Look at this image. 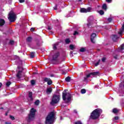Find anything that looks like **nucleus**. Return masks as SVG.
I'll return each instance as SVG.
<instances>
[{
	"mask_svg": "<svg viewBox=\"0 0 124 124\" xmlns=\"http://www.w3.org/2000/svg\"><path fill=\"white\" fill-rule=\"evenodd\" d=\"M101 113H102V110L100 108H97L92 112L90 118L93 120H96L100 116Z\"/></svg>",
	"mask_w": 124,
	"mask_h": 124,
	"instance_id": "obj_1",
	"label": "nucleus"
},
{
	"mask_svg": "<svg viewBox=\"0 0 124 124\" xmlns=\"http://www.w3.org/2000/svg\"><path fill=\"white\" fill-rule=\"evenodd\" d=\"M35 112H36V109L33 108L31 109L30 113L28 114V116L26 118V121L28 123L34 120V119H35Z\"/></svg>",
	"mask_w": 124,
	"mask_h": 124,
	"instance_id": "obj_2",
	"label": "nucleus"
},
{
	"mask_svg": "<svg viewBox=\"0 0 124 124\" xmlns=\"http://www.w3.org/2000/svg\"><path fill=\"white\" fill-rule=\"evenodd\" d=\"M55 120V113L54 112H50L46 118V124H52Z\"/></svg>",
	"mask_w": 124,
	"mask_h": 124,
	"instance_id": "obj_3",
	"label": "nucleus"
},
{
	"mask_svg": "<svg viewBox=\"0 0 124 124\" xmlns=\"http://www.w3.org/2000/svg\"><path fill=\"white\" fill-rule=\"evenodd\" d=\"M62 99L65 101V103H69L71 101V94L67 93H62Z\"/></svg>",
	"mask_w": 124,
	"mask_h": 124,
	"instance_id": "obj_4",
	"label": "nucleus"
},
{
	"mask_svg": "<svg viewBox=\"0 0 124 124\" xmlns=\"http://www.w3.org/2000/svg\"><path fill=\"white\" fill-rule=\"evenodd\" d=\"M60 95H53L52 99L50 102V105L53 106L55 105V104H57V103L60 101Z\"/></svg>",
	"mask_w": 124,
	"mask_h": 124,
	"instance_id": "obj_5",
	"label": "nucleus"
},
{
	"mask_svg": "<svg viewBox=\"0 0 124 124\" xmlns=\"http://www.w3.org/2000/svg\"><path fill=\"white\" fill-rule=\"evenodd\" d=\"M99 74V72H92L86 75V77L84 78L83 81L84 82H88V78H90V77H92V76H93V77H94V76H97V75H98Z\"/></svg>",
	"mask_w": 124,
	"mask_h": 124,
	"instance_id": "obj_6",
	"label": "nucleus"
},
{
	"mask_svg": "<svg viewBox=\"0 0 124 124\" xmlns=\"http://www.w3.org/2000/svg\"><path fill=\"white\" fill-rule=\"evenodd\" d=\"M8 19L10 22H15V20H16V15L15 13L12 12L9 14V17Z\"/></svg>",
	"mask_w": 124,
	"mask_h": 124,
	"instance_id": "obj_7",
	"label": "nucleus"
},
{
	"mask_svg": "<svg viewBox=\"0 0 124 124\" xmlns=\"http://www.w3.org/2000/svg\"><path fill=\"white\" fill-rule=\"evenodd\" d=\"M94 21V19H93V17L91 16L89 17L88 20V23H87V27L88 28H92L93 27V21Z\"/></svg>",
	"mask_w": 124,
	"mask_h": 124,
	"instance_id": "obj_8",
	"label": "nucleus"
},
{
	"mask_svg": "<svg viewBox=\"0 0 124 124\" xmlns=\"http://www.w3.org/2000/svg\"><path fill=\"white\" fill-rule=\"evenodd\" d=\"M91 10H92V8L91 7H88L87 9L85 8H81L80 9V12L81 13H87V12H90Z\"/></svg>",
	"mask_w": 124,
	"mask_h": 124,
	"instance_id": "obj_9",
	"label": "nucleus"
},
{
	"mask_svg": "<svg viewBox=\"0 0 124 124\" xmlns=\"http://www.w3.org/2000/svg\"><path fill=\"white\" fill-rule=\"evenodd\" d=\"M23 70H24V68H22V70H19L17 72L16 75L17 79H21V78H22V73H23Z\"/></svg>",
	"mask_w": 124,
	"mask_h": 124,
	"instance_id": "obj_10",
	"label": "nucleus"
},
{
	"mask_svg": "<svg viewBox=\"0 0 124 124\" xmlns=\"http://www.w3.org/2000/svg\"><path fill=\"white\" fill-rule=\"evenodd\" d=\"M59 57H60V52H57L52 56V60L57 61Z\"/></svg>",
	"mask_w": 124,
	"mask_h": 124,
	"instance_id": "obj_11",
	"label": "nucleus"
},
{
	"mask_svg": "<svg viewBox=\"0 0 124 124\" xmlns=\"http://www.w3.org/2000/svg\"><path fill=\"white\" fill-rule=\"evenodd\" d=\"M96 36V34L94 33H93L91 34V41L92 43H95V42H94V38Z\"/></svg>",
	"mask_w": 124,
	"mask_h": 124,
	"instance_id": "obj_12",
	"label": "nucleus"
},
{
	"mask_svg": "<svg viewBox=\"0 0 124 124\" xmlns=\"http://www.w3.org/2000/svg\"><path fill=\"white\" fill-rule=\"evenodd\" d=\"M111 38L114 42H116V41H117V40L119 38V36H118V35L116 34L112 35Z\"/></svg>",
	"mask_w": 124,
	"mask_h": 124,
	"instance_id": "obj_13",
	"label": "nucleus"
},
{
	"mask_svg": "<svg viewBox=\"0 0 124 124\" xmlns=\"http://www.w3.org/2000/svg\"><path fill=\"white\" fill-rule=\"evenodd\" d=\"M124 50V44H123L121 46L118 48V52H121L123 53V50Z\"/></svg>",
	"mask_w": 124,
	"mask_h": 124,
	"instance_id": "obj_14",
	"label": "nucleus"
},
{
	"mask_svg": "<svg viewBox=\"0 0 124 124\" xmlns=\"http://www.w3.org/2000/svg\"><path fill=\"white\" fill-rule=\"evenodd\" d=\"M40 46H41V44H40L39 41H37L36 46L35 47V49H39V47H40Z\"/></svg>",
	"mask_w": 124,
	"mask_h": 124,
	"instance_id": "obj_15",
	"label": "nucleus"
},
{
	"mask_svg": "<svg viewBox=\"0 0 124 124\" xmlns=\"http://www.w3.org/2000/svg\"><path fill=\"white\" fill-rule=\"evenodd\" d=\"M5 24V21L4 19L0 18V27H2Z\"/></svg>",
	"mask_w": 124,
	"mask_h": 124,
	"instance_id": "obj_16",
	"label": "nucleus"
},
{
	"mask_svg": "<svg viewBox=\"0 0 124 124\" xmlns=\"http://www.w3.org/2000/svg\"><path fill=\"white\" fill-rule=\"evenodd\" d=\"M53 89L51 88H47L46 90V94H50L52 93Z\"/></svg>",
	"mask_w": 124,
	"mask_h": 124,
	"instance_id": "obj_17",
	"label": "nucleus"
},
{
	"mask_svg": "<svg viewBox=\"0 0 124 124\" xmlns=\"http://www.w3.org/2000/svg\"><path fill=\"white\" fill-rule=\"evenodd\" d=\"M26 41H27V42H28L29 43H31V41H32V37H28L26 39Z\"/></svg>",
	"mask_w": 124,
	"mask_h": 124,
	"instance_id": "obj_18",
	"label": "nucleus"
},
{
	"mask_svg": "<svg viewBox=\"0 0 124 124\" xmlns=\"http://www.w3.org/2000/svg\"><path fill=\"white\" fill-rule=\"evenodd\" d=\"M29 97L30 98V101H32V92H30L29 93Z\"/></svg>",
	"mask_w": 124,
	"mask_h": 124,
	"instance_id": "obj_19",
	"label": "nucleus"
},
{
	"mask_svg": "<svg viewBox=\"0 0 124 124\" xmlns=\"http://www.w3.org/2000/svg\"><path fill=\"white\" fill-rule=\"evenodd\" d=\"M34 55H35V52H31L30 58L31 59H33V58H34Z\"/></svg>",
	"mask_w": 124,
	"mask_h": 124,
	"instance_id": "obj_20",
	"label": "nucleus"
},
{
	"mask_svg": "<svg viewBox=\"0 0 124 124\" xmlns=\"http://www.w3.org/2000/svg\"><path fill=\"white\" fill-rule=\"evenodd\" d=\"M112 113H114V114H118V113H119V110L117 108H113L112 110Z\"/></svg>",
	"mask_w": 124,
	"mask_h": 124,
	"instance_id": "obj_21",
	"label": "nucleus"
},
{
	"mask_svg": "<svg viewBox=\"0 0 124 124\" xmlns=\"http://www.w3.org/2000/svg\"><path fill=\"white\" fill-rule=\"evenodd\" d=\"M102 9H104V10H107V4H106V3L103 4L102 5Z\"/></svg>",
	"mask_w": 124,
	"mask_h": 124,
	"instance_id": "obj_22",
	"label": "nucleus"
},
{
	"mask_svg": "<svg viewBox=\"0 0 124 124\" xmlns=\"http://www.w3.org/2000/svg\"><path fill=\"white\" fill-rule=\"evenodd\" d=\"M60 43L57 42L53 45V49L54 50H57V46L59 45Z\"/></svg>",
	"mask_w": 124,
	"mask_h": 124,
	"instance_id": "obj_23",
	"label": "nucleus"
},
{
	"mask_svg": "<svg viewBox=\"0 0 124 124\" xmlns=\"http://www.w3.org/2000/svg\"><path fill=\"white\" fill-rule=\"evenodd\" d=\"M66 82H70L71 81V77H67L65 79Z\"/></svg>",
	"mask_w": 124,
	"mask_h": 124,
	"instance_id": "obj_24",
	"label": "nucleus"
},
{
	"mask_svg": "<svg viewBox=\"0 0 124 124\" xmlns=\"http://www.w3.org/2000/svg\"><path fill=\"white\" fill-rule=\"evenodd\" d=\"M69 48L71 50H74V49H76L75 46L73 45H70Z\"/></svg>",
	"mask_w": 124,
	"mask_h": 124,
	"instance_id": "obj_25",
	"label": "nucleus"
},
{
	"mask_svg": "<svg viewBox=\"0 0 124 124\" xmlns=\"http://www.w3.org/2000/svg\"><path fill=\"white\" fill-rule=\"evenodd\" d=\"M65 42L66 43V44H69V43H70L71 41L70 39L67 38L65 40Z\"/></svg>",
	"mask_w": 124,
	"mask_h": 124,
	"instance_id": "obj_26",
	"label": "nucleus"
},
{
	"mask_svg": "<svg viewBox=\"0 0 124 124\" xmlns=\"http://www.w3.org/2000/svg\"><path fill=\"white\" fill-rule=\"evenodd\" d=\"M31 86H34L35 85V80L32 79L31 81Z\"/></svg>",
	"mask_w": 124,
	"mask_h": 124,
	"instance_id": "obj_27",
	"label": "nucleus"
},
{
	"mask_svg": "<svg viewBox=\"0 0 124 124\" xmlns=\"http://www.w3.org/2000/svg\"><path fill=\"white\" fill-rule=\"evenodd\" d=\"M39 103H40L39 100H37L34 102L35 105H36L37 106H38V105H39Z\"/></svg>",
	"mask_w": 124,
	"mask_h": 124,
	"instance_id": "obj_28",
	"label": "nucleus"
},
{
	"mask_svg": "<svg viewBox=\"0 0 124 124\" xmlns=\"http://www.w3.org/2000/svg\"><path fill=\"white\" fill-rule=\"evenodd\" d=\"M79 51H80V52H81L83 53V52L86 51V48H85L84 47H82L81 48H80L79 49Z\"/></svg>",
	"mask_w": 124,
	"mask_h": 124,
	"instance_id": "obj_29",
	"label": "nucleus"
},
{
	"mask_svg": "<svg viewBox=\"0 0 124 124\" xmlns=\"http://www.w3.org/2000/svg\"><path fill=\"white\" fill-rule=\"evenodd\" d=\"M119 119H120V117H119V116H115L113 118V122H115V121H118V120H119Z\"/></svg>",
	"mask_w": 124,
	"mask_h": 124,
	"instance_id": "obj_30",
	"label": "nucleus"
},
{
	"mask_svg": "<svg viewBox=\"0 0 124 124\" xmlns=\"http://www.w3.org/2000/svg\"><path fill=\"white\" fill-rule=\"evenodd\" d=\"M124 31V22L123 24L122 25L121 29L120 30V31Z\"/></svg>",
	"mask_w": 124,
	"mask_h": 124,
	"instance_id": "obj_31",
	"label": "nucleus"
},
{
	"mask_svg": "<svg viewBox=\"0 0 124 124\" xmlns=\"http://www.w3.org/2000/svg\"><path fill=\"white\" fill-rule=\"evenodd\" d=\"M100 15H104V11L103 10H100L98 12Z\"/></svg>",
	"mask_w": 124,
	"mask_h": 124,
	"instance_id": "obj_32",
	"label": "nucleus"
},
{
	"mask_svg": "<svg viewBox=\"0 0 124 124\" xmlns=\"http://www.w3.org/2000/svg\"><path fill=\"white\" fill-rule=\"evenodd\" d=\"M52 83H53V82L52 81V80H51V79H50L47 82V85H52Z\"/></svg>",
	"mask_w": 124,
	"mask_h": 124,
	"instance_id": "obj_33",
	"label": "nucleus"
},
{
	"mask_svg": "<svg viewBox=\"0 0 124 124\" xmlns=\"http://www.w3.org/2000/svg\"><path fill=\"white\" fill-rule=\"evenodd\" d=\"M9 43L11 44V45H14L15 42L13 40H11Z\"/></svg>",
	"mask_w": 124,
	"mask_h": 124,
	"instance_id": "obj_34",
	"label": "nucleus"
},
{
	"mask_svg": "<svg viewBox=\"0 0 124 124\" xmlns=\"http://www.w3.org/2000/svg\"><path fill=\"white\" fill-rule=\"evenodd\" d=\"M6 85L7 87H9V86L11 85V82H10V81L7 82L6 83Z\"/></svg>",
	"mask_w": 124,
	"mask_h": 124,
	"instance_id": "obj_35",
	"label": "nucleus"
},
{
	"mask_svg": "<svg viewBox=\"0 0 124 124\" xmlns=\"http://www.w3.org/2000/svg\"><path fill=\"white\" fill-rule=\"evenodd\" d=\"M81 93L82 94L86 93V90L85 89H81Z\"/></svg>",
	"mask_w": 124,
	"mask_h": 124,
	"instance_id": "obj_36",
	"label": "nucleus"
},
{
	"mask_svg": "<svg viewBox=\"0 0 124 124\" xmlns=\"http://www.w3.org/2000/svg\"><path fill=\"white\" fill-rule=\"evenodd\" d=\"M100 62V59H99L98 61L96 63H95V66H97V65L99 64Z\"/></svg>",
	"mask_w": 124,
	"mask_h": 124,
	"instance_id": "obj_37",
	"label": "nucleus"
},
{
	"mask_svg": "<svg viewBox=\"0 0 124 124\" xmlns=\"http://www.w3.org/2000/svg\"><path fill=\"white\" fill-rule=\"evenodd\" d=\"M10 118L11 120H12L13 121H14V120H15V117H14V116L12 115L10 116Z\"/></svg>",
	"mask_w": 124,
	"mask_h": 124,
	"instance_id": "obj_38",
	"label": "nucleus"
},
{
	"mask_svg": "<svg viewBox=\"0 0 124 124\" xmlns=\"http://www.w3.org/2000/svg\"><path fill=\"white\" fill-rule=\"evenodd\" d=\"M50 80V78H45L44 79V81L45 82H48Z\"/></svg>",
	"mask_w": 124,
	"mask_h": 124,
	"instance_id": "obj_39",
	"label": "nucleus"
},
{
	"mask_svg": "<svg viewBox=\"0 0 124 124\" xmlns=\"http://www.w3.org/2000/svg\"><path fill=\"white\" fill-rule=\"evenodd\" d=\"M74 29H75V30H76L74 31H77L79 30V29H80V28H79V27L77 28L76 27H75Z\"/></svg>",
	"mask_w": 124,
	"mask_h": 124,
	"instance_id": "obj_40",
	"label": "nucleus"
},
{
	"mask_svg": "<svg viewBox=\"0 0 124 124\" xmlns=\"http://www.w3.org/2000/svg\"><path fill=\"white\" fill-rule=\"evenodd\" d=\"M105 61H106V58L105 57H103L102 59V62H105Z\"/></svg>",
	"mask_w": 124,
	"mask_h": 124,
	"instance_id": "obj_41",
	"label": "nucleus"
},
{
	"mask_svg": "<svg viewBox=\"0 0 124 124\" xmlns=\"http://www.w3.org/2000/svg\"><path fill=\"white\" fill-rule=\"evenodd\" d=\"M112 18H108V21L109 22V23H111L112 22Z\"/></svg>",
	"mask_w": 124,
	"mask_h": 124,
	"instance_id": "obj_42",
	"label": "nucleus"
},
{
	"mask_svg": "<svg viewBox=\"0 0 124 124\" xmlns=\"http://www.w3.org/2000/svg\"><path fill=\"white\" fill-rule=\"evenodd\" d=\"M75 124H83L80 121H77L75 123Z\"/></svg>",
	"mask_w": 124,
	"mask_h": 124,
	"instance_id": "obj_43",
	"label": "nucleus"
},
{
	"mask_svg": "<svg viewBox=\"0 0 124 124\" xmlns=\"http://www.w3.org/2000/svg\"><path fill=\"white\" fill-rule=\"evenodd\" d=\"M78 34H79L78 31H75V32L73 34L74 35H78Z\"/></svg>",
	"mask_w": 124,
	"mask_h": 124,
	"instance_id": "obj_44",
	"label": "nucleus"
},
{
	"mask_svg": "<svg viewBox=\"0 0 124 124\" xmlns=\"http://www.w3.org/2000/svg\"><path fill=\"white\" fill-rule=\"evenodd\" d=\"M35 30V28H31L30 29L31 31H34V30Z\"/></svg>",
	"mask_w": 124,
	"mask_h": 124,
	"instance_id": "obj_45",
	"label": "nucleus"
},
{
	"mask_svg": "<svg viewBox=\"0 0 124 124\" xmlns=\"http://www.w3.org/2000/svg\"><path fill=\"white\" fill-rule=\"evenodd\" d=\"M19 1L20 3H23V2H25V0H19Z\"/></svg>",
	"mask_w": 124,
	"mask_h": 124,
	"instance_id": "obj_46",
	"label": "nucleus"
},
{
	"mask_svg": "<svg viewBox=\"0 0 124 124\" xmlns=\"http://www.w3.org/2000/svg\"><path fill=\"white\" fill-rule=\"evenodd\" d=\"M58 28L59 31H62V27H61V26H58Z\"/></svg>",
	"mask_w": 124,
	"mask_h": 124,
	"instance_id": "obj_47",
	"label": "nucleus"
},
{
	"mask_svg": "<svg viewBox=\"0 0 124 124\" xmlns=\"http://www.w3.org/2000/svg\"><path fill=\"white\" fill-rule=\"evenodd\" d=\"M70 55L71 57H72L73 56V52L70 51Z\"/></svg>",
	"mask_w": 124,
	"mask_h": 124,
	"instance_id": "obj_48",
	"label": "nucleus"
},
{
	"mask_svg": "<svg viewBox=\"0 0 124 124\" xmlns=\"http://www.w3.org/2000/svg\"><path fill=\"white\" fill-rule=\"evenodd\" d=\"M54 10H57V9H58V6H57V5H56L54 7Z\"/></svg>",
	"mask_w": 124,
	"mask_h": 124,
	"instance_id": "obj_49",
	"label": "nucleus"
},
{
	"mask_svg": "<svg viewBox=\"0 0 124 124\" xmlns=\"http://www.w3.org/2000/svg\"><path fill=\"white\" fill-rule=\"evenodd\" d=\"M47 30L48 31H51L52 30V28H51V27L48 26L47 28Z\"/></svg>",
	"mask_w": 124,
	"mask_h": 124,
	"instance_id": "obj_50",
	"label": "nucleus"
},
{
	"mask_svg": "<svg viewBox=\"0 0 124 124\" xmlns=\"http://www.w3.org/2000/svg\"><path fill=\"white\" fill-rule=\"evenodd\" d=\"M114 59H115V60H118V55L114 56Z\"/></svg>",
	"mask_w": 124,
	"mask_h": 124,
	"instance_id": "obj_51",
	"label": "nucleus"
},
{
	"mask_svg": "<svg viewBox=\"0 0 124 124\" xmlns=\"http://www.w3.org/2000/svg\"><path fill=\"white\" fill-rule=\"evenodd\" d=\"M5 124H11V122H6L5 123Z\"/></svg>",
	"mask_w": 124,
	"mask_h": 124,
	"instance_id": "obj_52",
	"label": "nucleus"
},
{
	"mask_svg": "<svg viewBox=\"0 0 124 124\" xmlns=\"http://www.w3.org/2000/svg\"><path fill=\"white\" fill-rule=\"evenodd\" d=\"M118 34H119V35H121L122 34H123V31L119 32Z\"/></svg>",
	"mask_w": 124,
	"mask_h": 124,
	"instance_id": "obj_53",
	"label": "nucleus"
},
{
	"mask_svg": "<svg viewBox=\"0 0 124 124\" xmlns=\"http://www.w3.org/2000/svg\"><path fill=\"white\" fill-rule=\"evenodd\" d=\"M49 34H54L53 31H49Z\"/></svg>",
	"mask_w": 124,
	"mask_h": 124,
	"instance_id": "obj_54",
	"label": "nucleus"
},
{
	"mask_svg": "<svg viewBox=\"0 0 124 124\" xmlns=\"http://www.w3.org/2000/svg\"><path fill=\"white\" fill-rule=\"evenodd\" d=\"M107 2H111L112 1V0H106Z\"/></svg>",
	"mask_w": 124,
	"mask_h": 124,
	"instance_id": "obj_55",
	"label": "nucleus"
},
{
	"mask_svg": "<svg viewBox=\"0 0 124 124\" xmlns=\"http://www.w3.org/2000/svg\"><path fill=\"white\" fill-rule=\"evenodd\" d=\"M20 68H22V67H21V66H18V67H17V69H20Z\"/></svg>",
	"mask_w": 124,
	"mask_h": 124,
	"instance_id": "obj_56",
	"label": "nucleus"
},
{
	"mask_svg": "<svg viewBox=\"0 0 124 124\" xmlns=\"http://www.w3.org/2000/svg\"><path fill=\"white\" fill-rule=\"evenodd\" d=\"M101 34H102V35H105V33H104V32H101Z\"/></svg>",
	"mask_w": 124,
	"mask_h": 124,
	"instance_id": "obj_57",
	"label": "nucleus"
},
{
	"mask_svg": "<svg viewBox=\"0 0 124 124\" xmlns=\"http://www.w3.org/2000/svg\"><path fill=\"white\" fill-rule=\"evenodd\" d=\"M74 113H75L76 114H77V110H76V109L74 110Z\"/></svg>",
	"mask_w": 124,
	"mask_h": 124,
	"instance_id": "obj_58",
	"label": "nucleus"
},
{
	"mask_svg": "<svg viewBox=\"0 0 124 124\" xmlns=\"http://www.w3.org/2000/svg\"><path fill=\"white\" fill-rule=\"evenodd\" d=\"M1 86H2V83L0 82V89L1 88Z\"/></svg>",
	"mask_w": 124,
	"mask_h": 124,
	"instance_id": "obj_59",
	"label": "nucleus"
},
{
	"mask_svg": "<svg viewBox=\"0 0 124 124\" xmlns=\"http://www.w3.org/2000/svg\"><path fill=\"white\" fill-rule=\"evenodd\" d=\"M50 76H51V77H54L55 76V75H54V74H51Z\"/></svg>",
	"mask_w": 124,
	"mask_h": 124,
	"instance_id": "obj_60",
	"label": "nucleus"
},
{
	"mask_svg": "<svg viewBox=\"0 0 124 124\" xmlns=\"http://www.w3.org/2000/svg\"><path fill=\"white\" fill-rule=\"evenodd\" d=\"M8 114V112H6V113H5V116H7Z\"/></svg>",
	"mask_w": 124,
	"mask_h": 124,
	"instance_id": "obj_61",
	"label": "nucleus"
},
{
	"mask_svg": "<svg viewBox=\"0 0 124 124\" xmlns=\"http://www.w3.org/2000/svg\"><path fill=\"white\" fill-rule=\"evenodd\" d=\"M9 31H12V29H10Z\"/></svg>",
	"mask_w": 124,
	"mask_h": 124,
	"instance_id": "obj_62",
	"label": "nucleus"
},
{
	"mask_svg": "<svg viewBox=\"0 0 124 124\" xmlns=\"http://www.w3.org/2000/svg\"><path fill=\"white\" fill-rule=\"evenodd\" d=\"M0 109H3V108L1 107V108H0Z\"/></svg>",
	"mask_w": 124,
	"mask_h": 124,
	"instance_id": "obj_63",
	"label": "nucleus"
},
{
	"mask_svg": "<svg viewBox=\"0 0 124 124\" xmlns=\"http://www.w3.org/2000/svg\"><path fill=\"white\" fill-rule=\"evenodd\" d=\"M78 1H82V0H78Z\"/></svg>",
	"mask_w": 124,
	"mask_h": 124,
	"instance_id": "obj_64",
	"label": "nucleus"
}]
</instances>
